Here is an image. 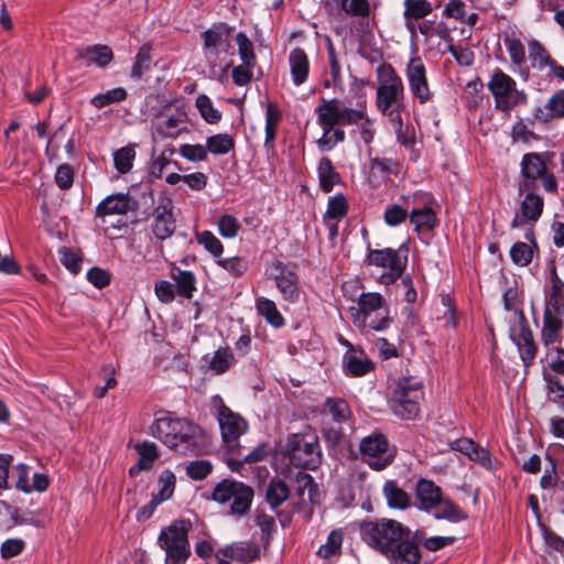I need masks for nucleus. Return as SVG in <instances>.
<instances>
[{"label":"nucleus","mask_w":564,"mask_h":564,"mask_svg":"<svg viewBox=\"0 0 564 564\" xmlns=\"http://www.w3.org/2000/svg\"><path fill=\"white\" fill-rule=\"evenodd\" d=\"M198 243H200L213 257L218 260L221 258L224 246L221 241L208 230H205L196 236Z\"/></svg>","instance_id":"nucleus-57"},{"label":"nucleus","mask_w":564,"mask_h":564,"mask_svg":"<svg viewBox=\"0 0 564 564\" xmlns=\"http://www.w3.org/2000/svg\"><path fill=\"white\" fill-rule=\"evenodd\" d=\"M127 96V90L123 87H117L94 96L90 104L94 107L101 109L106 106L123 101Z\"/></svg>","instance_id":"nucleus-46"},{"label":"nucleus","mask_w":564,"mask_h":564,"mask_svg":"<svg viewBox=\"0 0 564 564\" xmlns=\"http://www.w3.org/2000/svg\"><path fill=\"white\" fill-rule=\"evenodd\" d=\"M546 360L554 373L564 376V348L556 346L547 348Z\"/></svg>","instance_id":"nucleus-62"},{"label":"nucleus","mask_w":564,"mask_h":564,"mask_svg":"<svg viewBox=\"0 0 564 564\" xmlns=\"http://www.w3.org/2000/svg\"><path fill=\"white\" fill-rule=\"evenodd\" d=\"M350 408L345 399L327 398L321 410V421H349Z\"/></svg>","instance_id":"nucleus-31"},{"label":"nucleus","mask_w":564,"mask_h":564,"mask_svg":"<svg viewBox=\"0 0 564 564\" xmlns=\"http://www.w3.org/2000/svg\"><path fill=\"white\" fill-rule=\"evenodd\" d=\"M503 44L509 53L511 63L521 67L525 63V50L522 42L513 35H505Z\"/></svg>","instance_id":"nucleus-48"},{"label":"nucleus","mask_w":564,"mask_h":564,"mask_svg":"<svg viewBox=\"0 0 564 564\" xmlns=\"http://www.w3.org/2000/svg\"><path fill=\"white\" fill-rule=\"evenodd\" d=\"M403 7L405 28L411 34L416 32V22L434 11L431 0H404Z\"/></svg>","instance_id":"nucleus-22"},{"label":"nucleus","mask_w":564,"mask_h":564,"mask_svg":"<svg viewBox=\"0 0 564 564\" xmlns=\"http://www.w3.org/2000/svg\"><path fill=\"white\" fill-rule=\"evenodd\" d=\"M317 175L319 182V188L324 193L333 191L334 186L340 183V175L336 172L333 162L329 158L323 156L317 165Z\"/></svg>","instance_id":"nucleus-34"},{"label":"nucleus","mask_w":564,"mask_h":564,"mask_svg":"<svg viewBox=\"0 0 564 564\" xmlns=\"http://www.w3.org/2000/svg\"><path fill=\"white\" fill-rule=\"evenodd\" d=\"M135 451L140 456V467L148 468L150 470L153 467L154 460L159 456L156 445L152 442L144 441L135 445Z\"/></svg>","instance_id":"nucleus-54"},{"label":"nucleus","mask_w":564,"mask_h":564,"mask_svg":"<svg viewBox=\"0 0 564 564\" xmlns=\"http://www.w3.org/2000/svg\"><path fill=\"white\" fill-rule=\"evenodd\" d=\"M207 151L215 155H224L235 148V140L227 133H218L206 140Z\"/></svg>","instance_id":"nucleus-43"},{"label":"nucleus","mask_w":564,"mask_h":564,"mask_svg":"<svg viewBox=\"0 0 564 564\" xmlns=\"http://www.w3.org/2000/svg\"><path fill=\"white\" fill-rule=\"evenodd\" d=\"M360 458L373 470L387 468L395 457L388 438L381 433H372L360 441Z\"/></svg>","instance_id":"nucleus-10"},{"label":"nucleus","mask_w":564,"mask_h":564,"mask_svg":"<svg viewBox=\"0 0 564 564\" xmlns=\"http://www.w3.org/2000/svg\"><path fill=\"white\" fill-rule=\"evenodd\" d=\"M152 65V56H151V45L143 44L135 57L131 67L130 77L134 80H140L142 76L151 69Z\"/></svg>","instance_id":"nucleus-40"},{"label":"nucleus","mask_w":564,"mask_h":564,"mask_svg":"<svg viewBox=\"0 0 564 564\" xmlns=\"http://www.w3.org/2000/svg\"><path fill=\"white\" fill-rule=\"evenodd\" d=\"M137 203L128 195V194H116L106 197L98 206H97V215L106 216V215H124L129 210L135 208Z\"/></svg>","instance_id":"nucleus-26"},{"label":"nucleus","mask_w":564,"mask_h":564,"mask_svg":"<svg viewBox=\"0 0 564 564\" xmlns=\"http://www.w3.org/2000/svg\"><path fill=\"white\" fill-rule=\"evenodd\" d=\"M421 510L431 511L434 509L442 498V490L433 481L420 479L416 484L415 491Z\"/></svg>","instance_id":"nucleus-29"},{"label":"nucleus","mask_w":564,"mask_h":564,"mask_svg":"<svg viewBox=\"0 0 564 564\" xmlns=\"http://www.w3.org/2000/svg\"><path fill=\"white\" fill-rule=\"evenodd\" d=\"M256 308L259 315H261L271 326L280 328L284 325V318L272 300L263 296L258 297L256 301Z\"/></svg>","instance_id":"nucleus-38"},{"label":"nucleus","mask_w":564,"mask_h":564,"mask_svg":"<svg viewBox=\"0 0 564 564\" xmlns=\"http://www.w3.org/2000/svg\"><path fill=\"white\" fill-rule=\"evenodd\" d=\"M348 421H321V433L329 446H336L343 437V424Z\"/></svg>","instance_id":"nucleus-45"},{"label":"nucleus","mask_w":564,"mask_h":564,"mask_svg":"<svg viewBox=\"0 0 564 564\" xmlns=\"http://www.w3.org/2000/svg\"><path fill=\"white\" fill-rule=\"evenodd\" d=\"M348 210V204L343 194H337L333 197H329L327 203V209L324 214V219H334L339 221L343 219Z\"/></svg>","instance_id":"nucleus-51"},{"label":"nucleus","mask_w":564,"mask_h":564,"mask_svg":"<svg viewBox=\"0 0 564 564\" xmlns=\"http://www.w3.org/2000/svg\"><path fill=\"white\" fill-rule=\"evenodd\" d=\"M191 527L189 521H174L171 525L161 531L158 539L159 545L165 552L174 551L176 554H181L182 550H189L187 534Z\"/></svg>","instance_id":"nucleus-18"},{"label":"nucleus","mask_w":564,"mask_h":564,"mask_svg":"<svg viewBox=\"0 0 564 564\" xmlns=\"http://www.w3.org/2000/svg\"><path fill=\"white\" fill-rule=\"evenodd\" d=\"M171 278L176 282L178 295L192 299L196 290V278L192 271L182 270L175 264L171 267Z\"/></svg>","instance_id":"nucleus-36"},{"label":"nucleus","mask_w":564,"mask_h":564,"mask_svg":"<svg viewBox=\"0 0 564 564\" xmlns=\"http://www.w3.org/2000/svg\"><path fill=\"white\" fill-rule=\"evenodd\" d=\"M338 7L343 12L354 18H368L371 12L369 0H338Z\"/></svg>","instance_id":"nucleus-44"},{"label":"nucleus","mask_w":564,"mask_h":564,"mask_svg":"<svg viewBox=\"0 0 564 564\" xmlns=\"http://www.w3.org/2000/svg\"><path fill=\"white\" fill-rule=\"evenodd\" d=\"M529 59L532 67L543 69L546 66L551 68L554 66L555 61L552 59L545 47L536 40L529 41Z\"/></svg>","instance_id":"nucleus-41"},{"label":"nucleus","mask_w":564,"mask_h":564,"mask_svg":"<svg viewBox=\"0 0 564 564\" xmlns=\"http://www.w3.org/2000/svg\"><path fill=\"white\" fill-rule=\"evenodd\" d=\"M510 258L514 264L527 267L532 262L533 248L525 242L518 241L510 249Z\"/></svg>","instance_id":"nucleus-53"},{"label":"nucleus","mask_w":564,"mask_h":564,"mask_svg":"<svg viewBox=\"0 0 564 564\" xmlns=\"http://www.w3.org/2000/svg\"><path fill=\"white\" fill-rule=\"evenodd\" d=\"M427 200H431L427 197ZM410 223L414 225L415 231L422 229H434L437 226V218L433 212L430 202H425L422 208H413L410 214Z\"/></svg>","instance_id":"nucleus-35"},{"label":"nucleus","mask_w":564,"mask_h":564,"mask_svg":"<svg viewBox=\"0 0 564 564\" xmlns=\"http://www.w3.org/2000/svg\"><path fill=\"white\" fill-rule=\"evenodd\" d=\"M234 355L229 348H219L214 352L209 368L217 375L226 372L234 362Z\"/></svg>","instance_id":"nucleus-52"},{"label":"nucleus","mask_w":564,"mask_h":564,"mask_svg":"<svg viewBox=\"0 0 564 564\" xmlns=\"http://www.w3.org/2000/svg\"><path fill=\"white\" fill-rule=\"evenodd\" d=\"M382 491L390 508L405 509L410 506L408 494L398 486L395 480H388L383 485Z\"/></svg>","instance_id":"nucleus-37"},{"label":"nucleus","mask_w":564,"mask_h":564,"mask_svg":"<svg viewBox=\"0 0 564 564\" xmlns=\"http://www.w3.org/2000/svg\"><path fill=\"white\" fill-rule=\"evenodd\" d=\"M204 40V55L212 69L221 66H229L226 62L227 54L231 47L230 30L224 26H213L202 33Z\"/></svg>","instance_id":"nucleus-11"},{"label":"nucleus","mask_w":564,"mask_h":564,"mask_svg":"<svg viewBox=\"0 0 564 564\" xmlns=\"http://www.w3.org/2000/svg\"><path fill=\"white\" fill-rule=\"evenodd\" d=\"M524 198L520 203L519 212L511 220V228H521L525 225L533 226L542 216L544 210V199L536 191H518Z\"/></svg>","instance_id":"nucleus-16"},{"label":"nucleus","mask_w":564,"mask_h":564,"mask_svg":"<svg viewBox=\"0 0 564 564\" xmlns=\"http://www.w3.org/2000/svg\"><path fill=\"white\" fill-rule=\"evenodd\" d=\"M551 291L546 306H552L555 312H558L561 304L564 301V282L557 275L556 269L552 268L550 272Z\"/></svg>","instance_id":"nucleus-47"},{"label":"nucleus","mask_w":564,"mask_h":564,"mask_svg":"<svg viewBox=\"0 0 564 564\" xmlns=\"http://www.w3.org/2000/svg\"><path fill=\"white\" fill-rule=\"evenodd\" d=\"M516 315L518 323L510 327V338L518 348L523 367L529 369L535 361L539 347L523 311L516 310Z\"/></svg>","instance_id":"nucleus-12"},{"label":"nucleus","mask_w":564,"mask_h":564,"mask_svg":"<svg viewBox=\"0 0 564 564\" xmlns=\"http://www.w3.org/2000/svg\"><path fill=\"white\" fill-rule=\"evenodd\" d=\"M135 151L131 147H124L113 153V162L117 171L121 174L128 173L133 165Z\"/></svg>","instance_id":"nucleus-55"},{"label":"nucleus","mask_w":564,"mask_h":564,"mask_svg":"<svg viewBox=\"0 0 564 564\" xmlns=\"http://www.w3.org/2000/svg\"><path fill=\"white\" fill-rule=\"evenodd\" d=\"M433 513L435 519L447 520L449 522H460L467 519V514L452 500L440 499V502L434 508Z\"/></svg>","instance_id":"nucleus-39"},{"label":"nucleus","mask_w":564,"mask_h":564,"mask_svg":"<svg viewBox=\"0 0 564 564\" xmlns=\"http://www.w3.org/2000/svg\"><path fill=\"white\" fill-rule=\"evenodd\" d=\"M340 100L333 98L330 100L322 99L321 105L316 108L317 122L325 130L330 133L333 128L339 124Z\"/></svg>","instance_id":"nucleus-27"},{"label":"nucleus","mask_w":564,"mask_h":564,"mask_svg":"<svg viewBox=\"0 0 564 564\" xmlns=\"http://www.w3.org/2000/svg\"><path fill=\"white\" fill-rule=\"evenodd\" d=\"M398 167L399 163L388 158H375L370 161V170L384 178L389 177L393 173H397Z\"/></svg>","instance_id":"nucleus-59"},{"label":"nucleus","mask_w":564,"mask_h":564,"mask_svg":"<svg viewBox=\"0 0 564 564\" xmlns=\"http://www.w3.org/2000/svg\"><path fill=\"white\" fill-rule=\"evenodd\" d=\"M487 88L494 97L495 108L498 111L509 113L514 108L528 104V94L518 89L517 82L500 68L494 69Z\"/></svg>","instance_id":"nucleus-7"},{"label":"nucleus","mask_w":564,"mask_h":564,"mask_svg":"<svg viewBox=\"0 0 564 564\" xmlns=\"http://www.w3.org/2000/svg\"><path fill=\"white\" fill-rule=\"evenodd\" d=\"M533 117L542 123L564 118V89L554 93L544 106L536 107L533 110Z\"/></svg>","instance_id":"nucleus-23"},{"label":"nucleus","mask_w":564,"mask_h":564,"mask_svg":"<svg viewBox=\"0 0 564 564\" xmlns=\"http://www.w3.org/2000/svg\"><path fill=\"white\" fill-rule=\"evenodd\" d=\"M405 76L411 94L421 105H425L433 99L434 94L430 89L426 68L420 56L410 58L406 64Z\"/></svg>","instance_id":"nucleus-15"},{"label":"nucleus","mask_w":564,"mask_h":564,"mask_svg":"<svg viewBox=\"0 0 564 564\" xmlns=\"http://www.w3.org/2000/svg\"><path fill=\"white\" fill-rule=\"evenodd\" d=\"M286 455L296 468L315 470L322 463L318 436L314 432L296 433L289 436Z\"/></svg>","instance_id":"nucleus-8"},{"label":"nucleus","mask_w":564,"mask_h":564,"mask_svg":"<svg viewBox=\"0 0 564 564\" xmlns=\"http://www.w3.org/2000/svg\"><path fill=\"white\" fill-rule=\"evenodd\" d=\"M563 321L549 306L543 312V324L541 328V341L545 347H550L561 341V330Z\"/></svg>","instance_id":"nucleus-25"},{"label":"nucleus","mask_w":564,"mask_h":564,"mask_svg":"<svg viewBox=\"0 0 564 564\" xmlns=\"http://www.w3.org/2000/svg\"><path fill=\"white\" fill-rule=\"evenodd\" d=\"M259 556V545L250 541L235 542L216 552V560L218 564H230L232 561L251 563Z\"/></svg>","instance_id":"nucleus-19"},{"label":"nucleus","mask_w":564,"mask_h":564,"mask_svg":"<svg viewBox=\"0 0 564 564\" xmlns=\"http://www.w3.org/2000/svg\"><path fill=\"white\" fill-rule=\"evenodd\" d=\"M196 106L206 122L215 124L220 121L221 113L216 108H214L213 102L208 96L199 95L196 98Z\"/></svg>","instance_id":"nucleus-56"},{"label":"nucleus","mask_w":564,"mask_h":564,"mask_svg":"<svg viewBox=\"0 0 564 564\" xmlns=\"http://www.w3.org/2000/svg\"><path fill=\"white\" fill-rule=\"evenodd\" d=\"M345 131L341 129H334L330 133H326L323 130V135L316 141L317 148L322 152H328L334 149L337 143L344 142Z\"/></svg>","instance_id":"nucleus-60"},{"label":"nucleus","mask_w":564,"mask_h":564,"mask_svg":"<svg viewBox=\"0 0 564 564\" xmlns=\"http://www.w3.org/2000/svg\"><path fill=\"white\" fill-rule=\"evenodd\" d=\"M151 434L172 451L195 454L200 444L202 430L186 419L164 416L150 426Z\"/></svg>","instance_id":"nucleus-2"},{"label":"nucleus","mask_w":564,"mask_h":564,"mask_svg":"<svg viewBox=\"0 0 564 564\" xmlns=\"http://www.w3.org/2000/svg\"><path fill=\"white\" fill-rule=\"evenodd\" d=\"M240 225L232 215H223L218 220V231L225 238H234L238 235Z\"/></svg>","instance_id":"nucleus-64"},{"label":"nucleus","mask_w":564,"mask_h":564,"mask_svg":"<svg viewBox=\"0 0 564 564\" xmlns=\"http://www.w3.org/2000/svg\"><path fill=\"white\" fill-rule=\"evenodd\" d=\"M378 87L376 107L383 115L395 120L404 109V85L401 76L389 63H381L377 69Z\"/></svg>","instance_id":"nucleus-3"},{"label":"nucleus","mask_w":564,"mask_h":564,"mask_svg":"<svg viewBox=\"0 0 564 564\" xmlns=\"http://www.w3.org/2000/svg\"><path fill=\"white\" fill-rule=\"evenodd\" d=\"M173 200L166 195H161L153 210L152 232L160 239L171 237L176 229V220L173 214Z\"/></svg>","instance_id":"nucleus-17"},{"label":"nucleus","mask_w":564,"mask_h":564,"mask_svg":"<svg viewBox=\"0 0 564 564\" xmlns=\"http://www.w3.org/2000/svg\"><path fill=\"white\" fill-rule=\"evenodd\" d=\"M158 485L159 491L158 494L153 495L152 498L161 505L173 496L176 485V477L171 470L165 469L159 476Z\"/></svg>","instance_id":"nucleus-42"},{"label":"nucleus","mask_w":564,"mask_h":564,"mask_svg":"<svg viewBox=\"0 0 564 564\" xmlns=\"http://www.w3.org/2000/svg\"><path fill=\"white\" fill-rule=\"evenodd\" d=\"M383 296L379 293H362L358 299V308H351L352 323L360 329L367 326V319L383 305Z\"/></svg>","instance_id":"nucleus-21"},{"label":"nucleus","mask_w":564,"mask_h":564,"mask_svg":"<svg viewBox=\"0 0 564 564\" xmlns=\"http://www.w3.org/2000/svg\"><path fill=\"white\" fill-rule=\"evenodd\" d=\"M185 121L186 113L182 110H176L175 112L166 116L165 119L158 121L155 130L162 138L174 139L182 132V124H184Z\"/></svg>","instance_id":"nucleus-33"},{"label":"nucleus","mask_w":564,"mask_h":564,"mask_svg":"<svg viewBox=\"0 0 564 564\" xmlns=\"http://www.w3.org/2000/svg\"><path fill=\"white\" fill-rule=\"evenodd\" d=\"M409 246L402 243L399 248L370 249L366 258L369 265L383 269L381 282L392 284L404 273L408 265Z\"/></svg>","instance_id":"nucleus-9"},{"label":"nucleus","mask_w":564,"mask_h":564,"mask_svg":"<svg viewBox=\"0 0 564 564\" xmlns=\"http://www.w3.org/2000/svg\"><path fill=\"white\" fill-rule=\"evenodd\" d=\"M213 470V465L209 460L199 459L191 462L186 467V474L194 480L205 479Z\"/></svg>","instance_id":"nucleus-61"},{"label":"nucleus","mask_w":564,"mask_h":564,"mask_svg":"<svg viewBox=\"0 0 564 564\" xmlns=\"http://www.w3.org/2000/svg\"><path fill=\"white\" fill-rule=\"evenodd\" d=\"M549 156L547 152H530L522 156L518 191H538L541 183L545 192L557 193V181L546 166Z\"/></svg>","instance_id":"nucleus-5"},{"label":"nucleus","mask_w":564,"mask_h":564,"mask_svg":"<svg viewBox=\"0 0 564 564\" xmlns=\"http://www.w3.org/2000/svg\"><path fill=\"white\" fill-rule=\"evenodd\" d=\"M409 216L406 208L393 204L389 205L383 214L384 223L390 227H395L402 224Z\"/></svg>","instance_id":"nucleus-63"},{"label":"nucleus","mask_w":564,"mask_h":564,"mask_svg":"<svg viewBox=\"0 0 564 564\" xmlns=\"http://www.w3.org/2000/svg\"><path fill=\"white\" fill-rule=\"evenodd\" d=\"M291 489L289 485L283 479L273 477L265 487L264 500L272 510H276L289 499Z\"/></svg>","instance_id":"nucleus-32"},{"label":"nucleus","mask_w":564,"mask_h":564,"mask_svg":"<svg viewBox=\"0 0 564 564\" xmlns=\"http://www.w3.org/2000/svg\"><path fill=\"white\" fill-rule=\"evenodd\" d=\"M423 395V381L420 378L402 376L391 384L390 406L397 416L412 420L420 412Z\"/></svg>","instance_id":"nucleus-4"},{"label":"nucleus","mask_w":564,"mask_h":564,"mask_svg":"<svg viewBox=\"0 0 564 564\" xmlns=\"http://www.w3.org/2000/svg\"><path fill=\"white\" fill-rule=\"evenodd\" d=\"M343 539V532L339 529L330 531L326 543L318 547L317 555L322 558H329L338 554L341 549Z\"/></svg>","instance_id":"nucleus-49"},{"label":"nucleus","mask_w":564,"mask_h":564,"mask_svg":"<svg viewBox=\"0 0 564 564\" xmlns=\"http://www.w3.org/2000/svg\"><path fill=\"white\" fill-rule=\"evenodd\" d=\"M253 496L250 486L234 479H223L215 485L210 499L219 505H229L228 514L241 518L249 513Z\"/></svg>","instance_id":"nucleus-6"},{"label":"nucleus","mask_w":564,"mask_h":564,"mask_svg":"<svg viewBox=\"0 0 564 564\" xmlns=\"http://www.w3.org/2000/svg\"><path fill=\"white\" fill-rule=\"evenodd\" d=\"M216 263L235 276H241L248 270V260L243 257L219 258Z\"/></svg>","instance_id":"nucleus-58"},{"label":"nucleus","mask_w":564,"mask_h":564,"mask_svg":"<svg viewBox=\"0 0 564 564\" xmlns=\"http://www.w3.org/2000/svg\"><path fill=\"white\" fill-rule=\"evenodd\" d=\"M265 274L275 282L282 299L295 303L300 297L299 275L294 269L281 260H273L268 264Z\"/></svg>","instance_id":"nucleus-13"},{"label":"nucleus","mask_w":564,"mask_h":564,"mask_svg":"<svg viewBox=\"0 0 564 564\" xmlns=\"http://www.w3.org/2000/svg\"><path fill=\"white\" fill-rule=\"evenodd\" d=\"M212 404L219 423L223 441L231 446L246 432L247 422L238 413L232 412L220 395H214Z\"/></svg>","instance_id":"nucleus-14"},{"label":"nucleus","mask_w":564,"mask_h":564,"mask_svg":"<svg viewBox=\"0 0 564 564\" xmlns=\"http://www.w3.org/2000/svg\"><path fill=\"white\" fill-rule=\"evenodd\" d=\"M289 65L293 84L295 86L303 85L310 73V61L303 48L295 47L290 52Z\"/></svg>","instance_id":"nucleus-28"},{"label":"nucleus","mask_w":564,"mask_h":564,"mask_svg":"<svg viewBox=\"0 0 564 564\" xmlns=\"http://www.w3.org/2000/svg\"><path fill=\"white\" fill-rule=\"evenodd\" d=\"M362 541L382 553L390 564H420V540L411 530L392 519L362 521Z\"/></svg>","instance_id":"nucleus-1"},{"label":"nucleus","mask_w":564,"mask_h":564,"mask_svg":"<svg viewBox=\"0 0 564 564\" xmlns=\"http://www.w3.org/2000/svg\"><path fill=\"white\" fill-rule=\"evenodd\" d=\"M77 58L84 61L86 65L105 67L113 59V54L107 45H91L78 48Z\"/></svg>","instance_id":"nucleus-30"},{"label":"nucleus","mask_w":564,"mask_h":564,"mask_svg":"<svg viewBox=\"0 0 564 564\" xmlns=\"http://www.w3.org/2000/svg\"><path fill=\"white\" fill-rule=\"evenodd\" d=\"M453 451L459 452L466 455L471 462L479 464L486 469L492 468V460L489 451L471 438L462 437L457 438L449 444Z\"/></svg>","instance_id":"nucleus-20"},{"label":"nucleus","mask_w":564,"mask_h":564,"mask_svg":"<svg viewBox=\"0 0 564 564\" xmlns=\"http://www.w3.org/2000/svg\"><path fill=\"white\" fill-rule=\"evenodd\" d=\"M236 42L238 45V53L242 64L249 67H254L257 63V57L253 51V44L246 33L239 32L236 36Z\"/></svg>","instance_id":"nucleus-50"},{"label":"nucleus","mask_w":564,"mask_h":564,"mask_svg":"<svg viewBox=\"0 0 564 564\" xmlns=\"http://www.w3.org/2000/svg\"><path fill=\"white\" fill-rule=\"evenodd\" d=\"M344 372L351 377H362L373 369V362L361 348L357 351H346L343 356Z\"/></svg>","instance_id":"nucleus-24"}]
</instances>
